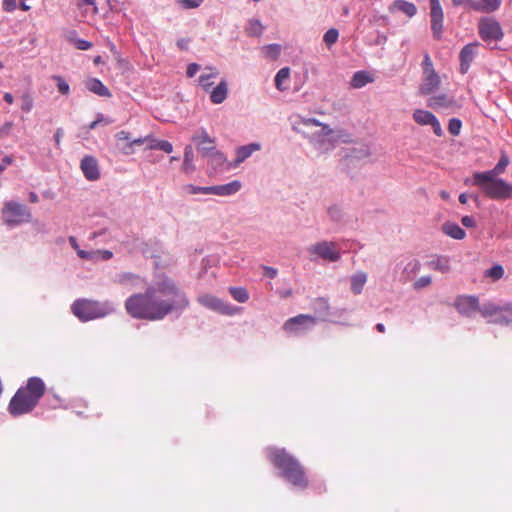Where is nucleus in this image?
I'll list each match as a JSON object with an SVG mask.
<instances>
[{"instance_id": "obj_1", "label": "nucleus", "mask_w": 512, "mask_h": 512, "mask_svg": "<svg viewBox=\"0 0 512 512\" xmlns=\"http://www.w3.org/2000/svg\"><path fill=\"white\" fill-rule=\"evenodd\" d=\"M190 301L177 283L163 276L152 282L144 293L133 294L127 298V313L136 319L158 321L169 314L180 316Z\"/></svg>"}, {"instance_id": "obj_2", "label": "nucleus", "mask_w": 512, "mask_h": 512, "mask_svg": "<svg viewBox=\"0 0 512 512\" xmlns=\"http://www.w3.org/2000/svg\"><path fill=\"white\" fill-rule=\"evenodd\" d=\"M268 457L288 483L301 490L307 488L308 480L303 466L285 449L269 448Z\"/></svg>"}, {"instance_id": "obj_3", "label": "nucleus", "mask_w": 512, "mask_h": 512, "mask_svg": "<svg viewBox=\"0 0 512 512\" xmlns=\"http://www.w3.org/2000/svg\"><path fill=\"white\" fill-rule=\"evenodd\" d=\"M472 183L491 199L504 201L512 198V183L498 176H492L491 173H474Z\"/></svg>"}, {"instance_id": "obj_4", "label": "nucleus", "mask_w": 512, "mask_h": 512, "mask_svg": "<svg viewBox=\"0 0 512 512\" xmlns=\"http://www.w3.org/2000/svg\"><path fill=\"white\" fill-rule=\"evenodd\" d=\"M72 313L82 322L103 318L115 312V305L111 301H95L78 299L71 305Z\"/></svg>"}, {"instance_id": "obj_5", "label": "nucleus", "mask_w": 512, "mask_h": 512, "mask_svg": "<svg viewBox=\"0 0 512 512\" xmlns=\"http://www.w3.org/2000/svg\"><path fill=\"white\" fill-rule=\"evenodd\" d=\"M481 315L490 323L512 327V303H483Z\"/></svg>"}, {"instance_id": "obj_6", "label": "nucleus", "mask_w": 512, "mask_h": 512, "mask_svg": "<svg viewBox=\"0 0 512 512\" xmlns=\"http://www.w3.org/2000/svg\"><path fill=\"white\" fill-rule=\"evenodd\" d=\"M2 219L4 224L13 228L31 220V213L28 208L17 201H7L2 208Z\"/></svg>"}, {"instance_id": "obj_7", "label": "nucleus", "mask_w": 512, "mask_h": 512, "mask_svg": "<svg viewBox=\"0 0 512 512\" xmlns=\"http://www.w3.org/2000/svg\"><path fill=\"white\" fill-rule=\"evenodd\" d=\"M311 259L320 258L327 262H337L341 258V248L337 242L322 240L307 248Z\"/></svg>"}, {"instance_id": "obj_8", "label": "nucleus", "mask_w": 512, "mask_h": 512, "mask_svg": "<svg viewBox=\"0 0 512 512\" xmlns=\"http://www.w3.org/2000/svg\"><path fill=\"white\" fill-rule=\"evenodd\" d=\"M37 404L24 388H19L10 400L8 411L12 416H20L31 412Z\"/></svg>"}, {"instance_id": "obj_9", "label": "nucleus", "mask_w": 512, "mask_h": 512, "mask_svg": "<svg viewBox=\"0 0 512 512\" xmlns=\"http://www.w3.org/2000/svg\"><path fill=\"white\" fill-rule=\"evenodd\" d=\"M197 301L204 307L214 312L233 316L240 312L241 308L224 302L222 299L211 294H203L197 298Z\"/></svg>"}, {"instance_id": "obj_10", "label": "nucleus", "mask_w": 512, "mask_h": 512, "mask_svg": "<svg viewBox=\"0 0 512 512\" xmlns=\"http://www.w3.org/2000/svg\"><path fill=\"white\" fill-rule=\"evenodd\" d=\"M316 324V318L310 315L300 314L288 319L284 323V330L290 334L302 335L312 329Z\"/></svg>"}, {"instance_id": "obj_11", "label": "nucleus", "mask_w": 512, "mask_h": 512, "mask_svg": "<svg viewBox=\"0 0 512 512\" xmlns=\"http://www.w3.org/2000/svg\"><path fill=\"white\" fill-rule=\"evenodd\" d=\"M479 34L484 41H499L503 38L500 23L493 18H482L479 21Z\"/></svg>"}, {"instance_id": "obj_12", "label": "nucleus", "mask_w": 512, "mask_h": 512, "mask_svg": "<svg viewBox=\"0 0 512 512\" xmlns=\"http://www.w3.org/2000/svg\"><path fill=\"white\" fill-rule=\"evenodd\" d=\"M431 31L435 39H441L443 33L444 13L439 0H429Z\"/></svg>"}, {"instance_id": "obj_13", "label": "nucleus", "mask_w": 512, "mask_h": 512, "mask_svg": "<svg viewBox=\"0 0 512 512\" xmlns=\"http://www.w3.org/2000/svg\"><path fill=\"white\" fill-rule=\"evenodd\" d=\"M455 307L461 315L472 317L476 312L481 313L482 305L479 304V300L475 296H459L455 300Z\"/></svg>"}, {"instance_id": "obj_14", "label": "nucleus", "mask_w": 512, "mask_h": 512, "mask_svg": "<svg viewBox=\"0 0 512 512\" xmlns=\"http://www.w3.org/2000/svg\"><path fill=\"white\" fill-rule=\"evenodd\" d=\"M191 140L196 144L198 151L203 157L215 148V139L203 127L192 136Z\"/></svg>"}, {"instance_id": "obj_15", "label": "nucleus", "mask_w": 512, "mask_h": 512, "mask_svg": "<svg viewBox=\"0 0 512 512\" xmlns=\"http://www.w3.org/2000/svg\"><path fill=\"white\" fill-rule=\"evenodd\" d=\"M432 109H449L456 110L460 108V104L454 97L447 94H438L431 97L427 104Z\"/></svg>"}, {"instance_id": "obj_16", "label": "nucleus", "mask_w": 512, "mask_h": 512, "mask_svg": "<svg viewBox=\"0 0 512 512\" xmlns=\"http://www.w3.org/2000/svg\"><path fill=\"white\" fill-rule=\"evenodd\" d=\"M80 168L87 180L96 181L99 179L100 171L95 157L90 155L84 156L81 160Z\"/></svg>"}, {"instance_id": "obj_17", "label": "nucleus", "mask_w": 512, "mask_h": 512, "mask_svg": "<svg viewBox=\"0 0 512 512\" xmlns=\"http://www.w3.org/2000/svg\"><path fill=\"white\" fill-rule=\"evenodd\" d=\"M478 46V43H469L461 49L459 58L460 71L462 74H465L468 71L470 64L475 59L477 55Z\"/></svg>"}, {"instance_id": "obj_18", "label": "nucleus", "mask_w": 512, "mask_h": 512, "mask_svg": "<svg viewBox=\"0 0 512 512\" xmlns=\"http://www.w3.org/2000/svg\"><path fill=\"white\" fill-rule=\"evenodd\" d=\"M261 144L258 142H252L247 145L239 146L236 149V158L232 163V167H237L249 157L252 156L254 152L261 150Z\"/></svg>"}, {"instance_id": "obj_19", "label": "nucleus", "mask_w": 512, "mask_h": 512, "mask_svg": "<svg viewBox=\"0 0 512 512\" xmlns=\"http://www.w3.org/2000/svg\"><path fill=\"white\" fill-rule=\"evenodd\" d=\"M388 11L391 14L401 12L407 17L412 18L417 14L418 9L412 2L406 0H395L388 6Z\"/></svg>"}, {"instance_id": "obj_20", "label": "nucleus", "mask_w": 512, "mask_h": 512, "mask_svg": "<svg viewBox=\"0 0 512 512\" xmlns=\"http://www.w3.org/2000/svg\"><path fill=\"white\" fill-rule=\"evenodd\" d=\"M429 269L439 271L443 274L449 273L451 270L450 257L447 255H432L426 262Z\"/></svg>"}, {"instance_id": "obj_21", "label": "nucleus", "mask_w": 512, "mask_h": 512, "mask_svg": "<svg viewBox=\"0 0 512 512\" xmlns=\"http://www.w3.org/2000/svg\"><path fill=\"white\" fill-rule=\"evenodd\" d=\"M23 388L27 391L28 395L37 402H39L45 392V384L39 377H30L26 386Z\"/></svg>"}, {"instance_id": "obj_22", "label": "nucleus", "mask_w": 512, "mask_h": 512, "mask_svg": "<svg viewBox=\"0 0 512 512\" xmlns=\"http://www.w3.org/2000/svg\"><path fill=\"white\" fill-rule=\"evenodd\" d=\"M423 81L419 87L420 94L422 95H429L434 90H436L440 85V77L438 74L435 73H429V74H423Z\"/></svg>"}, {"instance_id": "obj_23", "label": "nucleus", "mask_w": 512, "mask_h": 512, "mask_svg": "<svg viewBox=\"0 0 512 512\" xmlns=\"http://www.w3.org/2000/svg\"><path fill=\"white\" fill-rule=\"evenodd\" d=\"M228 96V83L225 79H222L216 87L210 91V101L213 104L223 103Z\"/></svg>"}, {"instance_id": "obj_24", "label": "nucleus", "mask_w": 512, "mask_h": 512, "mask_svg": "<svg viewBox=\"0 0 512 512\" xmlns=\"http://www.w3.org/2000/svg\"><path fill=\"white\" fill-rule=\"evenodd\" d=\"M313 309L321 321H331L332 314L330 312V305L325 298H317L313 302Z\"/></svg>"}, {"instance_id": "obj_25", "label": "nucleus", "mask_w": 512, "mask_h": 512, "mask_svg": "<svg viewBox=\"0 0 512 512\" xmlns=\"http://www.w3.org/2000/svg\"><path fill=\"white\" fill-rule=\"evenodd\" d=\"M442 232L455 240H462L466 236L465 230H463L457 223L446 221L442 224Z\"/></svg>"}, {"instance_id": "obj_26", "label": "nucleus", "mask_w": 512, "mask_h": 512, "mask_svg": "<svg viewBox=\"0 0 512 512\" xmlns=\"http://www.w3.org/2000/svg\"><path fill=\"white\" fill-rule=\"evenodd\" d=\"M85 87L90 92L100 97H110L109 89L97 78H89L85 81Z\"/></svg>"}, {"instance_id": "obj_27", "label": "nucleus", "mask_w": 512, "mask_h": 512, "mask_svg": "<svg viewBox=\"0 0 512 512\" xmlns=\"http://www.w3.org/2000/svg\"><path fill=\"white\" fill-rule=\"evenodd\" d=\"M367 274L363 271H358L350 277L351 291L358 295L362 292L365 283L367 282Z\"/></svg>"}, {"instance_id": "obj_28", "label": "nucleus", "mask_w": 512, "mask_h": 512, "mask_svg": "<svg viewBox=\"0 0 512 512\" xmlns=\"http://www.w3.org/2000/svg\"><path fill=\"white\" fill-rule=\"evenodd\" d=\"M242 187V184L238 180L231 181L227 184L217 185L218 196H231L236 194Z\"/></svg>"}, {"instance_id": "obj_29", "label": "nucleus", "mask_w": 512, "mask_h": 512, "mask_svg": "<svg viewBox=\"0 0 512 512\" xmlns=\"http://www.w3.org/2000/svg\"><path fill=\"white\" fill-rule=\"evenodd\" d=\"M290 77V68L289 67H283L281 68L274 79L275 87L279 91H286L288 89V85H286V82L289 80Z\"/></svg>"}, {"instance_id": "obj_30", "label": "nucleus", "mask_w": 512, "mask_h": 512, "mask_svg": "<svg viewBox=\"0 0 512 512\" xmlns=\"http://www.w3.org/2000/svg\"><path fill=\"white\" fill-rule=\"evenodd\" d=\"M436 116L427 110L416 109L413 112V119L419 125H429L433 122Z\"/></svg>"}, {"instance_id": "obj_31", "label": "nucleus", "mask_w": 512, "mask_h": 512, "mask_svg": "<svg viewBox=\"0 0 512 512\" xmlns=\"http://www.w3.org/2000/svg\"><path fill=\"white\" fill-rule=\"evenodd\" d=\"M147 149L150 150H161L165 153H171L173 151V146L169 141L159 140L150 136L149 144Z\"/></svg>"}, {"instance_id": "obj_32", "label": "nucleus", "mask_w": 512, "mask_h": 512, "mask_svg": "<svg viewBox=\"0 0 512 512\" xmlns=\"http://www.w3.org/2000/svg\"><path fill=\"white\" fill-rule=\"evenodd\" d=\"M502 0H480L477 1L476 11L483 13H490L496 11Z\"/></svg>"}, {"instance_id": "obj_33", "label": "nucleus", "mask_w": 512, "mask_h": 512, "mask_svg": "<svg viewBox=\"0 0 512 512\" xmlns=\"http://www.w3.org/2000/svg\"><path fill=\"white\" fill-rule=\"evenodd\" d=\"M194 160V152L191 145H186L184 148V161L182 169L185 173H191L195 170V165L193 163Z\"/></svg>"}, {"instance_id": "obj_34", "label": "nucleus", "mask_w": 512, "mask_h": 512, "mask_svg": "<svg viewBox=\"0 0 512 512\" xmlns=\"http://www.w3.org/2000/svg\"><path fill=\"white\" fill-rule=\"evenodd\" d=\"M149 140H150V136L131 139V141L126 143L125 145L118 144V148H119V150L123 154L130 155V154L133 153V146L134 145H142L144 143H148L149 144Z\"/></svg>"}, {"instance_id": "obj_35", "label": "nucleus", "mask_w": 512, "mask_h": 512, "mask_svg": "<svg viewBox=\"0 0 512 512\" xmlns=\"http://www.w3.org/2000/svg\"><path fill=\"white\" fill-rule=\"evenodd\" d=\"M370 82H372V78L367 72L358 71L352 77L351 86L353 88H362Z\"/></svg>"}, {"instance_id": "obj_36", "label": "nucleus", "mask_w": 512, "mask_h": 512, "mask_svg": "<svg viewBox=\"0 0 512 512\" xmlns=\"http://www.w3.org/2000/svg\"><path fill=\"white\" fill-rule=\"evenodd\" d=\"M211 72L208 74H202L199 77V84L205 91H209L213 82L211 79H214L218 76L219 72L215 68H208Z\"/></svg>"}, {"instance_id": "obj_37", "label": "nucleus", "mask_w": 512, "mask_h": 512, "mask_svg": "<svg viewBox=\"0 0 512 512\" xmlns=\"http://www.w3.org/2000/svg\"><path fill=\"white\" fill-rule=\"evenodd\" d=\"M509 158L505 153L501 154V157L495 167L489 171H485L484 173H491L492 176H498L503 173L506 167L509 165Z\"/></svg>"}, {"instance_id": "obj_38", "label": "nucleus", "mask_w": 512, "mask_h": 512, "mask_svg": "<svg viewBox=\"0 0 512 512\" xmlns=\"http://www.w3.org/2000/svg\"><path fill=\"white\" fill-rule=\"evenodd\" d=\"M321 130L315 134H312L309 139L312 143L317 144L323 141V139L332 134V129L327 124L320 125Z\"/></svg>"}, {"instance_id": "obj_39", "label": "nucleus", "mask_w": 512, "mask_h": 512, "mask_svg": "<svg viewBox=\"0 0 512 512\" xmlns=\"http://www.w3.org/2000/svg\"><path fill=\"white\" fill-rule=\"evenodd\" d=\"M327 214L329 216V219L334 223H342L344 221V212L338 205H332L328 208Z\"/></svg>"}, {"instance_id": "obj_40", "label": "nucleus", "mask_w": 512, "mask_h": 512, "mask_svg": "<svg viewBox=\"0 0 512 512\" xmlns=\"http://www.w3.org/2000/svg\"><path fill=\"white\" fill-rule=\"evenodd\" d=\"M300 125H302L304 127L320 126L321 122L315 118L301 117L299 122H296L293 125V130L296 131L297 133H301V134L305 135V132L301 130Z\"/></svg>"}, {"instance_id": "obj_41", "label": "nucleus", "mask_w": 512, "mask_h": 512, "mask_svg": "<svg viewBox=\"0 0 512 512\" xmlns=\"http://www.w3.org/2000/svg\"><path fill=\"white\" fill-rule=\"evenodd\" d=\"M229 292L232 297L239 303H245L249 300V293L243 287H230Z\"/></svg>"}, {"instance_id": "obj_42", "label": "nucleus", "mask_w": 512, "mask_h": 512, "mask_svg": "<svg viewBox=\"0 0 512 512\" xmlns=\"http://www.w3.org/2000/svg\"><path fill=\"white\" fill-rule=\"evenodd\" d=\"M20 100L21 110L24 113H30L34 107V99L32 94L29 91H26L20 96Z\"/></svg>"}, {"instance_id": "obj_43", "label": "nucleus", "mask_w": 512, "mask_h": 512, "mask_svg": "<svg viewBox=\"0 0 512 512\" xmlns=\"http://www.w3.org/2000/svg\"><path fill=\"white\" fill-rule=\"evenodd\" d=\"M246 32L249 36H260L263 32V26L258 19H250Z\"/></svg>"}, {"instance_id": "obj_44", "label": "nucleus", "mask_w": 512, "mask_h": 512, "mask_svg": "<svg viewBox=\"0 0 512 512\" xmlns=\"http://www.w3.org/2000/svg\"><path fill=\"white\" fill-rule=\"evenodd\" d=\"M339 38V31L336 28L328 29L323 35V41L328 48L333 46Z\"/></svg>"}, {"instance_id": "obj_45", "label": "nucleus", "mask_w": 512, "mask_h": 512, "mask_svg": "<svg viewBox=\"0 0 512 512\" xmlns=\"http://www.w3.org/2000/svg\"><path fill=\"white\" fill-rule=\"evenodd\" d=\"M205 157L209 158L211 162L217 166L222 165L226 161L225 155L216 148L209 152Z\"/></svg>"}, {"instance_id": "obj_46", "label": "nucleus", "mask_w": 512, "mask_h": 512, "mask_svg": "<svg viewBox=\"0 0 512 512\" xmlns=\"http://www.w3.org/2000/svg\"><path fill=\"white\" fill-rule=\"evenodd\" d=\"M485 275L493 280H499L503 277L504 275V268L499 265V264H496L494 266H492L490 269H488L486 272H485Z\"/></svg>"}, {"instance_id": "obj_47", "label": "nucleus", "mask_w": 512, "mask_h": 512, "mask_svg": "<svg viewBox=\"0 0 512 512\" xmlns=\"http://www.w3.org/2000/svg\"><path fill=\"white\" fill-rule=\"evenodd\" d=\"M421 269V263L417 259L410 260L404 267L403 272L408 276L417 274Z\"/></svg>"}, {"instance_id": "obj_48", "label": "nucleus", "mask_w": 512, "mask_h": 512, "mask_svg": "<svg viewBox=\"0 0 512 512\" xmlns=\"http://www.w3.org/2000/svg\"><path fill=\"white\" fill-rule=\"evenodd\" d=\"M461 127H462V122L460 119L451 118L449 120L448 131L451 135L458 136L460 134Z\"/></svg>"}, {"instance_id": "obj_49", "label": "nucleus", "mask_w": 512, "mask_h": 512, "mask_svg": "<svg viewBox=\"0 0 512 512\" xmlns=\"http://www.w3.org/2000/svg\"><path fill=\"white\" fill-rule=\"evenodd\" d=\"M264 51L268 57L276 59L280 55L281 46L279 44H269L264 47Z\"/></svg>"}, {"instance_id": "obj_50", "label": "nucleus", "mask_w": 512, "mask_h": 512, "mask_svg": "<svg viewBox=\"0 0 512 512\" xmlns=\"http://www.w3.org/2000/svg\"><path fill=\"white\" fill-rule=\"evenodd\" d=\"M53 79L56 81L58 91L63 95H67L70 91V87L66 80L61 76L56 75L53 76Z\"/></svg>"}, {"instance_id": "obj_51", "label": "nucleus", "mask_w": 512, "mask_h": 512, "mask_svg": "<svg viewBox=\"0 0 512 512\" xmlns=\"http://www.w3.org/2000/svg\"><path fill=\"white\" fill-rule=\"evenodd\" d=\"M456 7H463L465 9L476 11L477 1L475 0H452Z\"/></svg>"}, {"instance_id": "obj_52", "label": "nucleus", "mask_w": 512, "mask_h": 512, "mask_svg": "<svg viewBox=\"0 0 512 512\" xmlns=\"http://www.w3.org/2000/svg\"><path fill=\"white\" fill-rule=\"evenodd\" d=\"M423 74L435 73L432 60L426 53L422 62Z\"/></svg>"}, {"instance_id": "obj_53", "label": "nucleus", "mask_w": 512, "mask_h": 512, "mask_svg": "<svg viewBox=\"0 0 512 512\" xmlns=\"http://www.w3.org/2000/svg\"><path fill=\"white\" fill-rule=\"evenodd\" d=\"M115 138L118 141L117 145H125L126 143L131 141L130 133L124 130H121L115 134Z\"/></svg>"}, {"instance_id": "obj_54", "label": "nucleus", "mask_w": 512, "mask_h": 512, "mask_svg": "<svg viewBox=\"0 0 512 512\" xmlns=\"http://www.w3.org/2000/svg\"><path fill=\"white\" fill-rule=\"evenodd\" d=\"M432 282V278L430 276H422L419 279H417L414 283V288L419 290L426 286H429Z\"/></svg>"}, {"instance_id": "obj_55", "label": "nucleus", "mask_w": 512, "mask_h": 512, "mask_svg": "<svg viewBox=\"0 0 512 512\" xmlns=\"http://www.w3.org/2000/svg\"><path fill=\"white\" fill-rule=\"evenodd\" d=\"M182 190L190 195L203 194V187L187 184L182 187Z\"/></svg>"}, {"instance_id": "obj_56", "label": "nucleus", "mask_w": 512, "mask_h": 512, "mask_svg": "<svg viewBox=\"0 0 512 512\" xmlns=\"http://www.w3.org/2000/svg\"><path fill=\"white\" fill-rule=\"evenodd\" d=\"M204 0H180V4L185 9H194L199 7Z\"/></svg>"}, {"instance_id": "obj_57", "label": "nucleus", "mask_w": 512, "mask_h": 512, "mask_svg": "<svg viewBox=\"0 0 512 512\" xmlns=\"http://www.w3.org/2000/svg\"><path fill=\"white\" fill-rule=\"evenodd\" d=\"M77 255H78L81 259H84V260H92V261H95V259H96V253H95V251H85V250L79 249V250L77 251Z\"/></svg>"}, {"instance_id": "obj_58", "label": "nucleus", "mask_w": 512, "mask_h": 512, "mask_svg": "<svg viewBox=\"0 0 512 512\" xmlns=\"http://www.w3.org/2000/svg\"><path fill=\"white\" fill-rule=\"evenodd\" d=\"M95 253H96L95 261H98L100 259L101 260H109L113 257V253L110 250H96Z\"/></svg>"}, {"instance_id": "obj_59", "label": "nucleus", "mask_w": 512, "mask_h": 512, "mask_svg": "<svg viewBox=\"0 0 512 512\" xmlns=\"http://www.w3.org/2000/svg\"><path fill=\"white\" fill-rule=\"evenodd\" d=\"M134 278H135L134 274L125 272V273L118 274L116 277V281L120 284H124Z\"/></svg>"}, {"instance_id": "obj_60", "label": "nucleus", "mask_w": 512, "mask_h": 512, "mask_svg": "<svg viewBox=\"0 0 512 512\" xmlns=\"http://www.w3.org/2000/svg\"><path fill=\"white\" fill-rule=\"evenodd\" d=\"M2 6L4 11L12 12L16 9L17 3L16 0H3Z\"/></svg>"}, {"instance_id": "obj_61", "label": "nucleus", "mask_w": 512, "mask_h": 512, "mask_svg": "<svg viewBox=\"0 0 512 512\" xmlns=\"http://www.w3.org/2000/svg\"><path fill=\"white\" fill-rule=\"evenodd\" d=\"M75 45H76L77 49L84 50V51L88 50L92 47V43L87 40H84V39L76 40Z\"/></svg>"}, {"instance_id": "obj_62", "label": "nucleus", "mask_w": 512, "mask_h": 512, "mask_svg": "<svg viewBox=\"0 0 512 512\" xmlns=\"http://www.w3.org/2000/svg\"><path fill=\"white\" fill-rule=\"evenodd\" d=\"M200 65L197 63H191L187 67L186 74L189 78H192L195 76V74L199 71Z\"/></svg>"}, {"instance_id": "obj_63", "label": "nucleus", "mask_w": 512, "mask_h": 512, "mask_svg": "<svg viewBox=\"0 0 512 512\" xmlns=\"http://www.w3.org/2000/svg\"><path fill=\"white\" fill-rule=\"evenodd\" d=\"M461 223L463 226L467 228H472L476 226V221L472 216H463L461 219Z\"/></svg>"}, {"instance_id": "obj_64", "label": "nucleus", "mask_w": 512, "mask_h": 512, "mask_svg": "<svg viewBox=\"0 0 512 512\" xmlns=\"http://www.w3.org/2000/svg\"><path fill=\"white\" fill-rule=\"evenodd\" d=\"M430 126L432 127L433 132L435 133V135H437L439 137L443 135L442 127H441L440 122L438 121L437 118H435L433 120V122L430 124Z\"/></svg>"}]
</instances>
